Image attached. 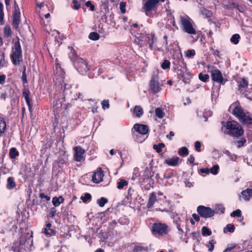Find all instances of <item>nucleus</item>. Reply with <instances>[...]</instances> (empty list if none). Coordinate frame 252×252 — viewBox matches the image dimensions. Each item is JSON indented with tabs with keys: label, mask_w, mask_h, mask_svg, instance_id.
Wrapping results in <instances>:
<instances>
[{
	"label": "nucleus",
	"mask_w": 252,
	"mask_h": 252,
	"mask_svg": "<svg viewBox=\"0 0 252 252\" xmlns=\"http://www.w3.org/2000/svg\"><path fill=\"white\" fill-rule=\"evenodd\" d=\"M203 15H205L207 18H210L212 16V12L211 10H208L205 8H202L201 10Z\"/></svg>",
	"instance_id": "4c0bfd02"
},
{
	"label": "nucleus",
	"mask_w": 252,
	"mask_h": 252,
	"mask_svg": "<svg viewBox=\"0 0 252 252\" xmlns=\"http://www.w3.org/2000/svg\"><path fill=\"white\" fill-rule=\"evenodd\" d=\"M197 212L201 217L205 219L211 218L215 214V210L210 207L202 205H200L197 207Z\"/></svg>",
	"instance_id": "0eeeda50"
},
{
	"label": "nucleus",
	"mask_w": 252,
	"mask_h": 252,
	"mask_svg": "<svg viewBox=\"0 0 252 252\" xmlns=\"http://www.w3.org/2000/svg\"><path fill=\"white\" fill-rule=\"evenodd\" d=\"M165 147V145L162 143H159L157 145H153V149L156 151L158 153H160L162 152V148Z\"/></svg>",
	"instance_id": "473e14b6"
},
{
	"label": "nucleus",
	"mask_w": 252,
	"mask_h": 252,
	"mask_svg": "<svg viewBox=\"0 0 252 252\" xmlns=\"http://www.w3.org/2000/svg\"><path fill=\"white\" fill-rule=\"evenodd\" d=\"M201 143L200 142L197 141L196 142H195L194 143V147H195V150L198 152H199L201 151Z\"/></svg>",
	"instance_id": "0e129e2a"
},
{
	"label": "nucleus",
	"mask_w": 252,
	"mask_h": 252,
	"mask_svg": "<svg viewBox=\"0 0 252 252\" xmlns=\"http://www.w3.org/2000/svg\"><path fill=\"white\" fill-rule=\"evenodd\" d=\"M26 70V67H24L23 71L22 72V81L24 84L28 83Z\"/></svg>",
	"instance_id": "8fccbe9b"
},
{
	"label": "nucleus",
	"mask_w": 252,
	"mask_h": 252,
	"mask_svg": "<svg viewBox=\"0 0 252 252\" xmlns=\"http://www.w3.org/2000/svg\"><path fill=\"white\" fill-rule=\"evenodd\" d=\"M21 13H13L12 14V26L16 30L19 29L20 24Z\"/></svg>",
	"instance_id": "f3484780"
},
{
	"label": "nucleus",
	"mask_w": 252,
	"mask_h": 252,
	"mask_svg": "<svg viewBox=\"0 0 252 252\" xmlns=\"http://www.w3.org/2000/svg\"><path fill=\"white\" fill-rule=\"evenodd\" d=\"M181 24L183 26V31L189 34H195L196 32L193 27L189 17H181Z\"/></svg>",
	"instance_id": "7ed1b4c3"
},
{
	"label": "nucleus",
	"mask_w": 252,
	"mask_h": 252,
	"mask_svg": "<svg viewBox=\"0 0 252 252\" xmlns=\"http://www.w3.org/2000/svg\"><path fill=\"white\" fill-rule=\"evenodd\" d=\"M211 76L213 81L220 85H224L228 81L227 79L223 78L221 72L218 69L212 70L211 71Z\"/></svg>",
	"instance_id": "6e6552de"
},
{
	"label": "nucleus",
	"mask_w": 252,
	"mask_h": 252,
	"mask_svg": "<svg viewBox=\"0 0 252 252\" xmlns=\"http://www.w3.org/2000/svg\"><path fill=\"white\" fill-rule=\"evenodd\" d=\"M148 248L147 247H142V246H135L133 250V252H143V251H148Z\"/></svg>",
	"instance_id": "79ce46f5"
},
{
	"label": "nucleus",
	"mask_w": 252,
	"mask_h": 252,
	"mask_svg": "<svg viewBox=\"0 0 252 252\" xmlns=\"http://www.w3.org/2000/svg\"><path fill=\"white\" fill-rule=\"evenodd\" d=\"M234 8H236L240 12L243 13L245 10V8L242 5L235 3Z\"/></svg>",
	"instance_id": "e2e57ef3"
},
{
	"label": "nucleus",
	"mask_w": 252,
	"mask_h": 252,
	"mask_svg": "<svg viewBox=\"0 0 252 252\" xmlns=\"http://www.w3.org/2000/svg\"><path fill=\"white\" fill-rule=\"evenodd\" d=\"M158 73H154L149 83V90L154 94L158 93L161 90V88L158 81Z\"/></svg>",
	"instance_id": "39448f33"
},
{
	"label": "nucleus",
	"mask_w": 252,
	"mask_h": 252,
	"mask_svg": "<svg viewBox=\"0 0 252 252\" xmlns=\"http://www.w3.org/2000/svg\"><path fill=\"white\" fill-rule=\"evenodd\" d=\"M31 92L28 88H25L23 91V95L25 97L26 102L30 112L32 111V100L30 97Z\"/></svg>",
	"instance_id": "ddd939ff"
},
{
	"label": "nucleus",
	"mask_w": 252,
	"mask_h": 252,
	"mask_svg": "<svg viewBox=\"0 0 252 252\" xmlns=\"http://www.w3.org/2000/svg\"><path fill=\"white\" fill-rule=\"evenodd\" d=\"M144 113L143 109L140 105H136L133 110L132 115L134 117L140 118Z\"/></svg>",
	"instance_id": "4be33fe9"
},
{
	"label": "nucleus",
	"mask_w": 252,
	"mask_h": 252,
	"mask_svg": "<svg viewBox=\"0 0 252 252\" xmlns=\"http://www.w3.org/2000/svg\"><path fill=\"white\" fill-rule=\"evenodd\" d=\"M143 38L149 45V47L151 50L155 49L157 42V38L155 33H147L143 36Z\"/></svg>",
	"instance_id": "9d476101"
},
{
	"label": "nucleus",
	"mask_w": 252,
	"mask_h": 252,
	"mask_svg": "<svg viewBox=\"0 0 252 252\" xmlns=\"http://www.w3.org/2000/svg\"><path fill=\"white\" fill-rule=\"evenodd\" d=\"M178 154L182 156H186L189 154V151L187 147H182L178 151Z\"/></svg>",
	"instance_id": "c9c22d12"
},
{
	"label": "nucleus",
	"mask_w": 252,
	"mask_h": 252,
	"mask_svg": "<svg viewBox=\"0 0 252 252\" xmlns=\"http://www.w3.org/2000/svg\"><path fill=\"white\" fill-rule=\"evenodd\" d=\"M180 158L177 157H174L172 158H168L166 159L164 163L167 164L169 166H176L178 165V162Z\"/></svg>",
	"instance_id": "aec40b11"
},
{
	"label": "nucleus",
	"mask_w": 252,
	"mask_h": 252,
	"mask_svg": "<svg viewBox=\"0 0 252 252\" xmlns=\"http://www.w3.org/2000/svg\"><path fill=\"white\" fill-rule=\"evenodd\" d=\"M202 233L203 236H210L212 234V231L206 226L202 228Z\"/></svg>",
	"instance_id": "a18cd8bd"
},
{
	"label": "nucleus",
	"mask_w": 252,
	"mask_h": 252,
	"mask_svg": "<svg viewBox=\"0 0 252 252\" xmlns=\"http://www.w3.org/2000/svg\"><path fill=\"white\" fill-rule=\"evenodd\" d=\"M4 88H5L6 90L8 91L7 93L9 97L14 98L16 96L15 91L14 89H13L11 85H5Z\"/></svg>",
	"instance_id": "cd10ccee"
},
{
	"label": "nucleus",
	"mask_w": 252,
	"mask_h": 252,
	"mask_svg": "<svg viewBox=\"0 0 252 252\" xmlns=\"http://www.w3.org/2000/svg\"><path fill=\"white\" fill-rule=\"evenodd\" d=\"M74 159L77 161H81L83 159V155L85 153V150L80 146L75 147L74 148Z\"/></svg>",
	"instance_id": "dca6fc26"
},
{
	"label": "nucleus",
	"mask_w": 252,
	"mask_h": 252,
	"mask_svg": "<svg viewBox=\"0 0 252 252\" xmlns=\"http://www.w3.org/2000/svg\"><path fill=\"white\" fill-rule=\"evenodd\" d=\"M240 36L239 34H233L230 38V41L234 44H237L239 42Z\"/></svg>",
	"instance_id": "f704fd0d"
},
{
	"label": "nucleus",
	"mask_w": 252,
	"mask_h": 252,
	"mask_svg": "<svg viewBox=\"0 0 252 252\" xmlns=\"http://www.w3.org/2000/svg\"><path fill=\"white\" fill-rule=\"evenodd\" d=\"M241 216V211L239 209H237L236 210L233 211L230 214V216L231 217H240Z\"/></svg>",
	"instance_id": "603ef678"
},
{
	"label": "nucleus",
	"mask_w": 252,
	"mask_h": 252,
	"mask_svg": "<svg viewBox=\"0 0 252 252\" xmlns=\"http://www.w3.org/2000/svg\"><path fill=\"white\" fill-rule=\"evenodd\" d=\"M175 61L173 63V67L174 69L179 74V73L184 72L188 69L187 64L185 63L184 59L181 57L180 58H177L174 59Z\"/></svg>",
	"instance_id": "1a4fd4ad"
},
{
	"label": "nucleus",
	"mask_w": 252,
	"mask_h": 252,
	"mask_svg": "<svg viewBox=\"0 0 252 252\" xmlns=\"http://www.w3.org/2000/svg\"><path fill=\"white\" fill-rule=\"evenodd\" d=\"M10 58L15 65H19L23 61L22 51L19 38L12 47Z\"/></svg>",
	"instance_id": "f03ea898"
},
{
	"label": "nucleus",
	"mask_w": 252,
	"mask_h": 252,
	"mask_svg": "<svg viewBox=\"0 0 252 252\" xmlns=\"http://www.w3.org/2000/svg\"><path fill=\"white\" fill-rule=\"evenodd\" d=\"M7 182V183L6 185V188L7 189H11L16 187V183L14 181V179L13 177H8Z\"/></svg>",
	"instance_id": "bb28decb"
},
{
	"label": "nucleus",
	"mask_w": 252,
	"mask_h": 252,
	"mask_svg": "<svg viewBox=\"0 0 252 252\" xmlns=\"http://www.w3.org/2000/svg\"><path fill=\"white\" fill-rule=\"evenodd\" d=\"M85 0H72L73 6L72 9L75 10H78L81 6V3H83Z\"/></svg>",
	"instance_id": "c85d7f7f"
},
{
	"label": "nucleus",
	"mask_w": 252,
	"mask_h": 252,
	"mask_svg": "<svg viewBox=\"0 0 252 252\" xmlns=\"http://www.w3.org/2000/svg\"><path fill=\"white\" fill-rule=\"evenodd\" d=\"M235 229V227L233 224H228L223 229L224 233H226L227 232H233Z\"/></svg>",
	"instance_id": "37998d69"
},
{
	"label": "nucleus",
	"mask_w": 252,
	"mask_h": 252,
	"mask_svg": "<svg viewBox=\"0 0 252 252\" xmlns=\"http://www.w3.org/2000/svg\"><path fill=\"white\" fill-rule=\"evenodd\" d=\"M108 201V200L107 198L102 197L97 200V203L100 207H103Z\"/></svg>",
	"instance_id": "ea45409f"
},
{
	"label": "nucleus",
	"mask_w": 252,
	"mask_h": 252,
	"mask_svg": "<svg viewBox=\"0 0 252 252\" xmlns=\"http://www.w3.org/2000/svg\"><path fill=\"white\" fill-rule=\"evenodd\" d=\"M215 243V241L214 240H212L209 241V245L208 246L209 248V251L211 252L213 251L214 249V244Z\"/></svg>",
	"instance_id": "bf43d9fd"
},
{
	"label": "nucleus",
	"mask_w": 252,
	"mask_h": 252,
	"mask_svg": "<svg viewBox=\"0 0 252 252\" xmlns=\"http://www.w3.org/2000/svg\"><path fill=\"white\" fill-rule=\"evenodd\" d=\"M126 3L125 2L121 1L120 3V8L121 13L123 14L125 13L126 12Z\"/></svg>",
	"instance_id": "6e6d98bb"
},
{
	"label": "nucleus",
	"mask_w": 252,
	"mask_h": 252,
	"mask_svg": "<svg viewBox=\"0 0 252 252\" xmlns=\"http://www.w3.org/2000/svg\"><path fill=\"white\" fill-rule=\"evenodd\" d=\"M228 111L237 118L239 122L244 126H252V113L245 110L239 101L232 103L229 106Z\"/></svg>",
	"instance_id": "f257e3e1"
},
{
	"label": "nucleus",
	"mask_w": 252,
	"mask_h": 252,
	"mask_svg": "<svg viewBox=\"0 0 252 252\" xmlns=\"http://www.w3.org/2000/svg\"><path fill=\"white\" fill-rule=\"evenodd\" d=\"M241 194L244 199L246 201H248L250 200L251 196H252V189H248L243 190L242 191Z\"/></svg>",
	"instance_id": "393cba45"
},
{
	"label": "nucleus",
	"mask_w": 252,
	"mask_h": 252,
	"mask_svg": "<svg viewBox=\"0 0 252 252\" xmlns=\"http://www.w3.org/2000/svg\"><path fill=\"white\" fill-rule=\"evenodd\" d=\"M157 201V196L155 192H153L150 194L148 199V202L147 204L148 208H151L153 207L154 203Z\"/></svg>",
	"instance_id": "5701e85b"
},
{
	"label": "nucleus",
	"mask_w": 252,
	"mask_h": 252,
	"mask_svg": "<svg viewBox=\"0 0 252 252\" xmlns=\"http://www.w3.org/2000/svg\"><path fill=\"white\" fill-rule=\"evenodd\" d=\"M14 11L13 13H20V9L19 6L15 0L14 1Z\"/></svg>",
	"instance_id": "680f3d73"
},
{
	"label": "nucleus",
	"mask_w": 252,
	"mask_h": 252,
	"mask_svg": "<svg viewBox=\"0 0 252 252\" xmlns=\"http://www.w3.org/2000/svg\"><path fill=\"white\" fill-rule=\"evenodd\" d=\"M142 136L143 135H138V134L135 133L134 131L133 132V138L134 141L137 142L142 143L145 140V138Z\"/></svg>",
	"instance_id": "7c9ffc66"
},
{
	"label": "nucleus",
	"mask_w": 252,
	"mask_h": 252,
	"mask_svg": "<svg viewBox=\"0 0 252 252\" xmlns=\"http://www.w3.org/2000/svg\"><path fill=\"white\" fill-rule=\"evenodd\" d=\"M167 225L161 223H154L152 226L153 232L161 235L167 233Z\"/></svg>",
	"instance_id": "9b49d317"
},
{
	"label": "nucleus",
	"mask_w": 252,
	"mask_h": 252,
	"mask_svg": "<svg viewBox=\"0 0 252 252\" xmlns=\"http://www.w3.org/2000/svg\"><path fill=\"white\" fill-rule=\"evenodd\" d=\"M198 78L202 82H206L209 79V76L207 74H203L202 73H200L198 75Z\"/></svg>",
	"instance_id": "2f4dec72"
},
{
	"label": "nucleus",
	"mask_w": 252,
	"mask_h": 252,
	"mask_svg": "<svg viewBox=\"0 0 252 252\" xmlns=\"http://www.w3.org/2000/svg\"><path fill=\"white\" fill-rule=\"evenodd\" d=\"M221 124L223 126H241L237 121L232 120L230 116L226 122L222 121Z\"/></svg>",
	"instance_id": "b1692460"
},
{
	"label": "nucleus",
	"mask_w": 252,
	"mask_h": 252,
	"mask_svg": "<svg viewBox=\"0 0 252 252\" xmlns=\"http://www.w3.org/2000/svg\"><path fill=\"white\" fill-rule=\"evenodd\" d=\"M59 197H54L52 199V203L55 207H58L60 205V202L59 201Z\"/></svg>",
	"instance_id": "052dcab7"
},
{
	"label": "nucleus",
	"mask_w": 252,
	"mask_h": 252,
	"mask_svg": "<svg viewBox=\"0 0 252 252\" xmlns=\"http://www.w3.org/2000/svg\"><path fill=\"white\" fill-rule=\"evenodd\" d=\"M178 76L179 79L182 80L185 84L189 83L192 78L191 74L188 69L184 71V72L179 73Z\"/></svg>",
	"instance_id": "4468645a"
},
{
	"label": "nucleus",
	"mask_w": 252,
	"mask_h": 252,
	"mask_svg": "<svg viewBox=\"0 0 252 252\" xmlns=\"http://www.w3.org/2000/svg\"><path fill=\"white\" fill-rule=\"evenodd\" d=\"M215 210H216L215 213H218L219 212H220L221 213H223L225 211V208L223 205L219 204L217 205Z\"/></svg>",
	"instance_id": "de8ad7c7"
},
{
	"label": "nucleus",
	"mask_w": 252,
	"mask_h": 252,
	"mask_svg": "<svg viewBox=\"0 0 252 252\" xmlns=\"http://www.w3.org/2000/svg\"><path fill=\"white\" fill-rule=\"evenodd\" d=\"M195 55V51L193 49H189L186 52V57L191 58Z\"/></svg>",
	"instance_id": "5fc2aeb1"
},
{
	"label": "nucleus",
	"mask_w": 252,
	"mask_h": 252,
	"mask_svg": "<svg viewBox=\"0 0 252 252\" xmlns=\"http://www.w3.org/2000/svg\"><path fill=\"white\" fill-rule=\"evenodd\" d=\"M158 4V0H147L143 6V9L147 16H149V13L156 7Z\"/></svg>",
	"instance_id": "f8f14e48"
},
{
	"label": "nucleus",
	"mask_w": 252,
	"mask_h": 252,
	"mask_svg": "<svg viewBox=\"0 0 252 252\" xmlns=\"http://www.w3.org/2000/svg\"><path fill=\"white\" fill-rule=\"evenodd\" d=\"M155 114L157 117L161 119L163 117L164 113L161 108H157L155 110Z\"/></svg>",
	"instance_id": "58836bf2"
},
{
	"label": "nucleus",
	"mask_w": 252,
	"mask_h": 252,
	"mask_svg": "<svg viewBox=\"0 0 252 252\" xmlns=\"http://www.w3.org/2000/svg\"><path fill=\"white\" fill-rule=\"evenodd\" d=\"M128 184L127 182L124 179H121L117 183V188L119 189H122L125 186Z\"/></svg>",
	"instance_id": "a19ab883"
},
{
	"label": "nucleus",
	"mask_w": 252,
	"mask_h": 252,
	"mask_svg": "<svg viewBox=\"0 0 252 252\" xmlns=\"http://www.w3.org/2000/svg\"><path fill=\"white\" fill-rule=\"evenodd\" d=\"M85 5L87 7H89L92 11H94L95 10V6L92 4L91 1H87L86 2Z\"/></svg>",
	"instance_id": "4d7b16f0"
},
{
	"label": "nucleus",
	"mask_w": 252,
	"mask_h": 252,
	"mask_svg": "<svg viewBox=\"0 0 252 252\" xmlns=\"http://www.w3.org/2000/svg\"><path fill=\"white\" fill-rule=\"evenodd\" d=\"M138 135H144L146 134L148 131V127H133L132 128V132L133 134V132Z\"/></svg>",
	"instance_id": "a211bd4d"
},
{
	"label": "nucleus",
	"mask_w": 252,
	"mask_h": 252,
	"mask_svg": "<svg viewBox=\"0 0 252 252\" xmlns=\"http://www.w3.org/2000/svg\"><path fill=\"white\" fill-rule=\"evenodd\" d=\"M212 115V112L211 111H207L204 112L203 114V116L204 118V122H206L207 121V117H211Z\"/></svg>",
	"instance_id": "13d9d810"
},
{
	"label": "nucleus",
	"mask_w": 252,
	"mask_h": 252,
	"mask_svg": "<svg viewBox=\"0 0 252 252\" xmlns=\"http://www.w3.org/2000/svg\"><path fill=\"white\" fill-rule=\"evenodd\" d=\"M219 166L218 165H214L210 170V172L213 175H216L218 172Z\"/></svg>",
	"instance_id": "3c124183"
},
{
	"label": "nucleus",
	"mask_w": 252,
	"mask_h": 252,
	"mask_svg": "<svg viewBox=\"0 0 252 252\" xmlns=\"http://www.w3.org/2000/svg\"><path fill=\"white\" fill-rule=\"evenodd\" d=\"M78 71L81 74H86L89 70L88 63L83 58L78 59V61L73 64Z\"/></svg>",
	"instance_id": "423d86ee"
},
{
	"label": "nucleus",
	"mask_w": 252,
	"mask_h": 252,
	"mask_svg": "<svg viewBox=\"0 0 252 252\" xmlns=\"http://www.w3.org/2000/svg\"><path fill=\"white\" fill-rule=\"evenodd\" d=\"M12 32L10 27L6 26L4 28V34L7 38L11 36Z\"/></svg>",
	"instance_id": "e433bc0d"
},
{
	"label": "nucleus",
	"mask_w": 252,
	"mask_h": 252,
	"mask_svg": "<svg viewBox=\"0 0 252 252\" xmlns=\"http://www.w3.org/2000/svg\"><path fill=\"white\" fill-rule=\"evenodd\" d=\"M68 48L70 50L68 53V57L74 64L75 62L78 61V59H80L81 58L78 56L76 51L72 47L68 46Z\"/></svg>",
	"instance_id": "6ab92c4d"
},
{
	"label": "nucleus",
	"mask_w": 252,
	"mask_h": 252,
	"mask_svg": "<svg viewBox=\"0 0 252 252\" xmlns=\"http://www.w3.org/2000/svg\"><path fill=\"white\" fill-rule=\"evenodd\" d=\"M99 37V34L96 32H91L89 35V38L92 40H97Z\"/></svg>",
	"instance_id": "72a5a7b5"
},
{
	"label": "nucleus",
	"mask_w": 252,
	"mask_h": 252,
	"mask_svg": "<svg viewBox=\"0 0 252 252\" xmlns=\"http://www.w3.org/2000/svg\"><path fill=\"white\" fill-rule=\"evenodd\" d=\"M56 213V210L55 208V207L51 208L50 209V213H49V215H50V217H51L52 218H54L55 216Z\"/></svg>",
	"instance_id": "338daca9"
},
{
	"label": "nucleus",
	"mask_w": 252,
	"mask_h": 252,
	"mask_svg": "<svg viewBox=\"0 0 252 252\" xmlns=\"http://www.w3.org/2000/svg\"><path fill=\"white\" fill-rule=\"evenodd\" d=\"M223 2L224 7L228 9L234 8L236 3L233 0H224Z\"/></svg>",
	"instance_id": "a878e982"
},
{
	"label": "nucleus",
	"mask_w": 252,
	"mask_h": 252,
	"mask_svg": "<svg viewBox=\"0 0 252 252\" xmlns=\"http://www.w3.org/2000/svg\"><path fill=\"white\" fill-rule=\"evenodd\" d=\"M103 172L101 168H98L97 171L94 173L92 176V181L94 183H99L103 180Z\"/></svg>",
	"instance_id": "2eb2a0df"
},
{
	"label": "nucleus",
	"mask_w": 252,
	"mask_h": 252,
	"mask_svg": "<svg viewBox=\"0 0 252 252\" xmlns=\"http://www.w3.org/2000/svg\"><path fill=\"white\" fill-rule=\"evenodd\" d=\"M9 155L11 158L14 159L19 156V153L15 148H11L10 149Z\"/></svg>",
	"instance_id": "c756f323"
},
{
	"label": "nucleus",
	"mask_w": 252,
	"mask_h": 252,
	"mask_svg": "<svg viewBox=\"0 0 252 252\" xmlns=\"http://www.w3.org/2000/svg\"><path fill=\"white\" fill-rule=\"evenodd\" d=\"M102 122V120L100 117H97L94 118L93 126H100Z\"/></svg>",
	"instance_id": "09e8293b"
},
{
	"label": "nucleus",
	"mask_w": 252,
	"mask_h": 252,
	"mask_svg": "<svg viewBox=\"0 0 252 252\" xmlns=\"http://www.w3.org/2000/svg\"><path fill=\"white\" fill-rule=\"evenodd\" d=\"M170 67V62L169 60H165L161 64V67L163 69H169Z\"/></svg>",
	"instance_id": "c03bdc74"
},
{
	"label": "nucleus",
	"mask_w": 252,
	"mask_h": 252,
	"mask_svg": "<svg viewBox=\"0 0 252 252\" xmlns=\"http://www.w3.org/2000/svg\"><path fill=\"white\" fill-rule=\"evenodd\" d=\"M238 84V90L240 91H243L248 88V81L247 79L243 77L239 81L237 82Z\"/></svg>",
	"instance_id": "412c9836"
},
{
	"label": "nucleus",
	"mask_w": 252,
	"mask_h": 252,
	"mask_svg": "<svg viewBox=\"0 0 252 252\" xmlns=\"http://www.w3.org/2000/svg\"><path fill=\"white\" fill-rule=\"evenodd\" d=\"M92 198V195L89 193H86L84 196H81V199L84 203L87 202L88 201L90 200Z\"/></svg>",
	"instance_id": "49530a36"
},
{
	"label": "nucleus",
	"mask_w": 252,
	"mask_h": 252,
	"mask_svg": "<svg viewBox=\"0 0 252 252\" xmlns=\"http://www.w3.org/2000/svg\"><path fill=\"white\" fill-rule=\"evenodd\" d=\"M221 131L224 134L237 137L244 133L242 127H221Z\"/></svg>",
	"instance_id": "20e7f679"
},
{
	"label": "nucleus",
	"mask_w": 252,
	"mask_h": 252,
	"mask_svg": "<svg viewBox=\"0 0 252 252\" xmlns=\"http://www.w3.org/2000/svg\"><path fill=\"white\" fill-rule=\"evenodd\" d=\"M44 233L47 235L52 236V235H55L56 231L54 230H53V229H49L48 231H47V232H45Z\"/></svg>",
	"instance_id": "774afa93"
},
{
	"label": "nucleus",
	"mask_w": 252,
	"mask_h": 252,
	"mask_svg": "<svg viewBox=\"0 0 252 252\" xmlns=\"http://www.w3.org/2000/svg\"><path fill=\"white\" fill-rule=\"evenodd\" d=\"M102 107L103 109H108L109 108V100H103L101 102Z\"/></svg>",
	"instance_id": "864d4df0"
},
{
	"label": "nucleus",
	"mask_w": 252,
	"mask_h": 252,
	"mask_svg": "<svg viewBox=\"0 0 252 252\" xmlns=\"http://www.w3.org/2000/svg\"><path fill=\"white\" fill-rule=\"evenodd\" d=\"M0 126H6L5 119L2 115L0 116Z\"/></svg>",
	"instance_id": "69168bd1"
}]
</instances>
